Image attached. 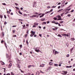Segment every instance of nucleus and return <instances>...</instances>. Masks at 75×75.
I'll list each match as a JSON object with an SVG mask.
<instances>
[{"label":"nucleus","mask_w":75,"mask_h":75,"mask_svg":"<svg viewBox=\"0 0 75 75\" xmlns=\"http://www.w3.org/2000/svg\"><path fill=\"white\" fill-rule=\"evenodd\" d=\"M42 15L41 16V15ZM44 15H45V14L44 13H42H42H38V16H39V17L40 18H41V17H42L44 16Z\"/></svg>","instance_id":"nucleus-1"},{"label":"nucleus","mask_w":75,"mask_h":75,"mask_svg":"<svg viewBox=\"0 0 75 75\" xmlns=\"http://www.w3.org/2000/svg\"><path fill=\"white\" fill-rule=\"evenodd\" d=\"M31 34L30 35V37H33V36L35 34V32H33V31H31Z\"/></svg>","instance_id":"nucleus-2"},{"label":"nucleus","mask_w":75,"mask_h":75,"mask_svg":"<svg viewBox=\"0 0 75 75\" xmlns=\"http://www.w3.org/2000/svg\"><path fill=\"white\" fill-rule=\"evenodd\" d=\"M57 18H58V20H61V16L59 15H58L57 16Z\"/></svg>","instance_id":"nucleus-3"},{"label":"nucleus","mask_w":75,"mask_h":75,"mask_svg":"<svg viewBox=\"0 0 75 75\" xmlns=\"http://www.w3.org/2000/svg\"><path fill=\"white\" fill-rule=\"evenodd\" d=\"M62 35H63V36H64V37H66V36L67 37H69V35L68 34L67 35L66 34H62Z\"/></svg>","instance_id":"nucleus-4"},{"label":"nucleus","mask_w":75,"mask_h":75,"mask_svg":"<svg viewBox=\"0 0 75 75\" xmlns=\"http://www.w3.org/2000/svg\"><path fill=\"white\" fill-rule=\"evenodd\" d=\"M55 54H54V55H56V54H59V52H58L57 51H55V50H54L53 52H55Z\"/></svg>","instance_id":"nucleus-5"},{"label":"nucleus","mask_w":75,"mask_h":75,"mask_svg":"<svg viewBox=\"0 0 75 75\" xmlns=\"http://www.w3.org/2000/svg\"><path fill=\"white\" fill-rule=\"evenodd\" d=\"M53 64L54 63L51 62H49V65H50V66L52 65H53Z\"/></svg>","instance_id":"nucleus-6"},{"label":"nucleus","mask_w":75,"mask_h":75,"mask_svg":"<svg viewBox=\"0 0 75 75\" xmlns=\"http://www.w3.org/2000/svg\"><path fill=\"white\" fill-rule=\"evenodd\" d=\"M36 3H34V4L33 5V7H36Z\"/></svg>","instance_id":"nucleus-7"},{"label":"nucleus","mask_w":75,"mask_h":75,"mask_svg":"<svg viewBox=\"0 0 75 75\" xmlns=\"http://www.w3.org/2000/svg\"><path fill=\"white\" fill-rule=\"evenodd\" d=\"M34 49L35 50V51L36 52H39V49L37 50V49H36L34 48Z\"/></svg>","instance_id":"nucleus-8"},{"label":"nucleus","mask_w":75,"mask_h":75,"mask_svg":"<svg viewBox=\"0 0 75 75\" xmlns=\"http://www.w3.org/2000/svg\"><path fill=\"white\" fill-rule=\"evenodd\" d=\"M67 74V71H64V73L62 74L63 75H66Z\"/></svg>","instance_id":"nucleus-9"},{"label":"nucleus","mask_w":75,"mask_h":75,"mask_svg":"<svg viewBox=\"0 0 75 75\" xmlns=\"http://www.w3.org/2000/svg\"><path fill=\"white\" fill-rule=\"evenodd\" d=\"M12 66V64L11 63H10V64H9L8 66V68H10Z\"/></svg>","instance_id":"nucleus-10"},{"label":"nucleus","mask_w":75,"mask_h":75,"mask_svg":"<svg viewBox=\"0 0 75 75\" xmlns=\"http://www.w3.org/2000/svg\"><path fill=\"white\" fill-rule=\"evenodd\" d=\"M63 10V9H60L59 11H57V12L59 13V12H61V11H62Z\"/></svg>","instance_id":"nucleus-11"},{"label":"nucleus","mask_w":75,"mask_h":75,"mask_svg":"<svg viewBox=\"0 0 75 75\" xmlns=\"http://www.w3.org/2000/svg\"><path fill=\"white\" fill-rule=\"evenodd\" d=\"M17 67L19 68H20V65L19 64H17Z\"/></svg>","instance_id":"nucleus-12"},{"label":"nucleus","mask_w":75,"mask_h":75,"mask_svg":"<svg viewBox=\"0 0 75 75\" xmlns=\"http://www.w3.org/2000/svg\"><path fill=\"white\" fill-rule=\"evenodd\" d=\"M54 66L55 67H58V64H54Z\"/></svg>","instance_id":"nucleus-13"},{"label":"nucleus","mask_w":75,"mask_h":75,"mask_svg":"<svg viewBox=\"0 0 75 75\" xmlns=\"http://www.w3.org/2000/svg\"><path fill=\"white\" fill-rule=\"evenodd\" d=\"M22 26H23V29H24L25 28H24V27H25V25H22Z\"/></svg>","instance_id":"nucleus-14"},{"label":"nucleus","mask_w":75,"mask_h":75,"mask_svg":"<svg viewBox=\"0 0 75 75\" xmlns=\"http://www.w3.org/2000/svg\"><path fill=\"white\" fill-rule=\"evenodd\" d=\"M65 6L63 4H61V6L62 7H62H64V6Z\"/></svg>","instance_id":"nucleus-15"},{"label":"nucleus","mask_w":75,"mask_h":75,"mask_svg":"<svg viewBox=\"0 0 75 75\" xmlns=\"http://www.w3.org/2000/svg\"><path fill=\"white\" fill-rule=\"evenodd\" d=\"M1 63L2 65H4V62H3L1 61Z\"/></svg>","instance_id":"nucleus-16"},{"label":"nucleus","mask_w":75,"mask_h":75,"mask_svg":"<svg viewBox=\"0 0 75 75\" xmlns=\"http://www.w3.org/2000/svg\"><path fill=\"white\" fill-rule=\"evenodd\" d=\"M72 67V66H66V67L67 68H71Z\"/></svg>","instance_id":"nucleus-17"},{"label":"nucleus","mask_w":75,"mask_h":75,"mask_svg":"<svg viewBox=\"0 0 75 75\" xmlns=\"http://www.w3.org/2000/svg\"><path fill=\"white\" fill-rule=\"evenodd\" d=\"M57 36L58 37H62V36L60 34H58Z\"/></svg>","instance_id":"nucleus-18"},{"label":"nucleus","mask_w":75,"mask_h":75,"mask_svg":"<svg viewBox=\"0 0 75 75\" xmlns=\"http://www.w3.org/2000/svg\"><path fill=\"white\" fill-rule=\"evenodd\" d=\"M37 16L36 15H33V18L34 17H37Z\"/></svg>","instance_id":"nucleus-19"},{"label":"nucleus","mask_w":75,"mask_h":75,"mask_svg":"<svg viewBox=\"0 0 75 75\" xmlns=\"http://www.w3.org/2000/svg\"><path fill=\"white\" fill-rule=\"evenodd\" d=\"M11 75H14V73H13V72H11Z\"/></svg>","instance_id":"nucleus-20"},{"label":"nucleus","mask_w":75,"mask_h":75,"mask_svg":"<svg viewBox=\"0 0 75 75\" xmlns=\"http://www.w3.org/2000/svg\"><path fill=\"white\" fill-rule=\"evenodd\" d=\"M47 24V23H46V22H44L43 23V25H44V24Z\"/></svg>","instance_id":"nucleus-21"},{"label":"nucleus","mask_w":75,"mask_h":75,"mask_svg":"<svg viewBox=\"0 0 75 75\" xmlns=\"http://www.w3.org/2000/svg\"><path fill=\"white\" fill-rule=\"evenodd\" d=\"M42 65H45V64H42ZM40 67H44V66H42L41 65H40V66H39Z\"/></svg>","instance_id":"nucleus-22"},{"label":"nucleus","mask_w":75,"mask_h":75,"mask_svg":"<svg viewBox=\"0 0 75 75\" xmlns=\"http://www.w3.org/2000/svg\"><path fill=\"white\" fill-rule=\"evenodd\" d=\"M45 18H44L43 19H41V21H45Z\"/></svg>","instance_id":"nucleus-23"},{"label":"nucleus","mask_w":75,"mask_h":75,"mask_svg":"<svg viewBox=\"0 0 75 75\" xmlns=\"http://www.w3.org/2000/svg\"><path fill=\"white\" fill-rule=\"evenodd\" d=\"M31 67V65H29L28 66V68H30V67Z\"/></svg>","instance_id":"nucleus-24"},{"label":"nucleus","mask_w":75,"mask_h":75,"mask_svg":"<svg viewBox=\"0 0 75 75\" xmlns=\"http://www.w3.org/2000/svg\"><path fill=\"white\" fill-rule=\"evenodd\" d=\"M59 23H60L61 24H62V23H64V21H60L59 22Z\"/></svg>","instance_id":"nucleus-25"},{"label":"nucleus","mask_w":75,"mask_h":75,"mask_svg":"<svg viewBox=\"0 0 75 75\" xmlns=\"http://www.w3.org/2000/svg\"><path fill=\"white\" fill-rule=\"evenodd\" d=\"M34 25H38V23H34Z\"/></svg>","instance_id":"nucleus-26"},{"label":"nucleus","mask_w":75,"mask_h":75,"mask_svg":"<svg viewBox=\"0 0 75 75\" xmlns=\"http://www.w3.org/2000/svg\"><path fill=\"white\" fill-rule=\"evenodd\" d=\"M40 73H42V74H44V72H42V71L41 70L40 71Z\"/></svg>","instance_id":"nucleus-27"},{"label":"nucleus","mask_w":75,"mask_h":75,"mask_svg":"<svg viewBox=\"0 0 75 75\" xmlns=\"http://www.w3.org/2000/svg\"><path fill=\"white\" fill-rule=\"evenodd\" d=\"M71 40H72V41H74L75 40V39L74 38H71Z\"/></svg>","instance_id":"nucleus-28"},{"label":"nucleus","mask_w":75,"mask_h":75,"mask_svg":"<svg viewBox=\"0 0 75 75\" xmlns=\"http://www.w3.org/2000/svg\"><path fill=\"white\" fill-rule=\"evenodd\" d=\"M19 14H22V13H21V12L20 11H19Z\"/></svg>","instance_id":"nucleus-29"},{"label":"nucleus","mask_w":75,"mask_h":75,"mask_svg":"<svg viewBox=\"0 0 75 75\" xmlns=\"http://www.w3.org/2000/svg\"><path fill=\"white\" fill-rule=\"evenodd\" d=\"M55 7H56V6H53L52 7V8H55Z\"/></svg>","instance_id":"nucleus-30"},{"label":"nucleus","mask_w":75,"mask_h":75,"mask_svg":"<svg viewBox=\"0 0 75 75\" xmlns=\"http://www.w3.org/2000/svg\"><path fill=\"white\" fill-rule=\"evenodd\" d=\"M74 10H71V11H70V12H71V13H72V12H74Z\"/></svg>","instance_id":"nucleus-31"},{"label":"nucleus","mask_w":75,"mask_h":75,"mask_svg":"<svg viewBox=\"0 0 75 75\" xmlns=\"http://www.w3.org/2000/svg\"><path fill=\"white\" fill-rule=\"evenodd\" d=\"M23 16H24V17H26V16H27V14H24Z\"/></svg>","instance_id":"nucleus-32"},{"label":"nucleus","mask_w":75,"mask_h":75,"mask_svg":"<svg viewBox=\"0 0 75 75\" xmlns=\"http://www.w3.org/2000/svg\"><path fill=\"white\" fill-rule=\"evenodd\" d=\"M50 13V11H47V12H46V14H48V13Z\"/></svg>","instance_id":"nucleus-33"},{"label":"nucleus","mask_w":75,"mask_h":75,"mask_svg":"<svg viewBox=\"0 0 75 75\" xmlns=\"http://www.w3.org/2000/svg\"><path fill=\"white\" fill-rule=\"evenodd\" d=\"M54 20H57V18H56V17L54 18Z\"/></svg>","instance_id":"nucleus-34"},{"label":"nucleus","mask_w":75,"mask_h":75,"mask_svg":"<svg viewBox=\"0 0 75 75\" xmlns=\"http://www.w3.org/2000/svg\"><path fill=\"white\" fill-rule=\"evenodd\" d=\"M52 11H53V9H51L50 11H49L50 12H51Z\"/></svg>","instance_id":"nucleus-35"},{"label":"nucleus","mask_w":75,"mask_h":75,"mask_svg":"<svg viewBox=\"0 0 75 75\" xmlns=\"http://www.w3.org/2000/svg\"><path fill=\"white\" fill-rule=\"evenodd\" d=\"M54 24H58V23L55 22Z\"/></svg>","instance_id":"nucleus-36"},{"label":"nucleus","mask_w":75,"mask_h":75,"mask_svg":"<svg viewBox=\"0 0 75 75\" xmlns=\"http://www.w3.org/2000/svg\"><path fill=\"white\" fill-rule=\"evenodd\" d=\"M15 8H16L17 10H19V8L18 7H15Z\"/></svg>","instance_id":"nucleus-37"},{"label":"nucleus","mask_w":75,"mask_h":75,"mask_svg":"<svg viewBox=\"0 0 75 75\" xmlns=\"http://www.w3.org/2000/svg\"><path fill=\"white\" fill-rule=\"evenodd\" d=\"M52 23H55V21H53L52 22Z\"/></svg>","instance_id":"nucleus-38"},{"label":"nucleus","mask_w":75,"mask_h":75,"mask_svg":"<svg viewBox=\"0 0 75 75\" xmlns=\"http://www.w3.org/2000/svg\"><path fill=\"white\" fill-rule=\"evenodd\" d=\"M7 13L8 14H10V12H9L8 11Z\"/></svg>","instance_id":"nucleus-39"},{"label":"nucleus","mask_w":75,"mask_h":75,"mask_svg":"<svg viewBox=\"0 0 75 75\" xmlns=\"http://www.w3.org/2000/svg\"><path fill=\"white\" fill-rule=\"evenodd\" d=\"M47 8H51V7L50 6H48L47 7Z\"/></svg>","instance_id":"nucleus-40"},{"label":"nucleus","mask_w":75,"mask_h":75,"mask_svg":"<svg viewBox=\"0 0 75 75\" xmlns=\"http://www.w3.org/2000/svg\"><path fill=\"white\" fill-rule=\"evenodd\" d=\"M0 17L1 18H3V16L2 15H0Z\"/></svg>","instance_id":"nucleus-41"},{"label":"nucleus","mask_w":75,"mask_h":75,"mask_svg":"<svg viewBox=\"0 0 75 75\" xmlns=\"http://www.w3.org/2000/svg\"><path fill=\"white\" fill-rule=\"evenodd\" d=\"M69 54H68L67 55V57H69Z\"/></svg>","instance_id":"nucleus-42"},{"label":"nucleus","mask_w":75,"mask_h":75,"mask_svg":"<svg viewBox=\"0 0 75 75\" xmlns=\"http://www.w3.org/2000/svg\"><path fill=\"white\" fill-rule=\"evenodd\" d=\"M13 37H17V36L16 35H13Z\"/></svg>","instance_id":"nucleus-43"},{"label":"nucleus","mask_w":75,"mask_h":75,"mask_svg":"<svg viewBox=\"0 0 75 75\" xmlns=\"http://www.w3.org/2000/svg\"><path fill=\"white\" fill-rule=\"evenodd\" d=\"M61 8V6H58V9H59V8Z\"/></svg>","instance_id":"nucleus-44"},{"label":"nucleus","mask_w":75,"mask_h":75,"mask_svg":"<svg viewBox=\"0 0 75 75\" xmlns=\"http://www.w3.org/2000/svg\"><path fill=\"white\" fill-rule=\"evenodd\" d=\"M4 17L5 18H7V17H6V16L5 15H4Z\"/></svg>","instance_id":"nucleus-45"},{"label":"nucleus","mask_w":75,"mask_h":75,"mask_svg":"<svg viewBox=\"0 0 75 75\" xmlns=\"http://www.w3.org/2000/svg\"><path fill=\"white\" fill-rule=\"evenodd\" d=\"M20 71H21V72H22V73H24V71H23L21 70V69H20Z\"/></svg>","instance_id":"nucleus-46"},{"label":"nucleus","mask_w":75,"mask_h":75,"mask_svg":"<svg viewBox=\"0 0 75 75\" xmlns=\"http://www.w3.org/2000/svg\"><path fill=\"white\" fill-rule=\"evenodd\" d=\"M2 36H4V32L2 33Z\"/></svg>","instance_id":"nucleus-47"},{"label":"nucleus","mask_w":75,"mask_h":75,"mask_svg":"<svg viewBox=\"0 0 75 75\" xmlns=\"http://www.w3.org/2000/svg\"><path fill=\"white\" fill-rule=\"evenodd\" d=\"M17 27V25H15V26H12V27Z\"/></svg>","instance_id":"nucleus-48"},{"label":"nucleus","mask_w":75,"mask_h":75,"mask_svg":"<svg viewBox=\"0 0 75 75\" xmlns=\"http://www.w3.org/2000/svg\"><path fill=\"white\" fill-rule=\"evenodd\" d=\"M2 68V69H4V72H5V70H6V68Z\"/></svg>","instance_id":"nucleus-49"},{"label":"nucleus","mask_w":75,"mask_h":75,"mask_svg":"<svg viewBox=\"0 0 75 75\" xmlns=\"http://www.w3.org/2000/svg\"><path fill=\"white\" fill-rule=\"evenodd\" d=\"M52 30H54V31H55V30H56V29H55V28H53Z\"/></svg>","instance_id":"nucleus-50"},{"label":"nucleus","mask_w":75,"mask_h":75,"mask_svg":"<svg viewBox=\"0 0 75 75\" xmlns=\"http://www.w3.org/2000/svg\"><path fill=\"white\" fill-rule=\"evenodd\" d=\"M33 27H36V25H33Z\"/></svg>","instance_id":"nucleus-51"},{"label":"nucleus","mask_w":75,"mask_h":75,"mask_svg":"<svg viewBox=\"0 0 75 75\" xmlns=\"http://www.w3.org/2000/svg\"><path fill=\"white\" fill-rule=\"evenodd\" d=\"M26 43L27 44V45H28V41H26Z\"/></svg>","instance_id":"nucleus-52"},{"label":"nucleus","mask_w":75,"mask_h":75,"mask_svg":"<svg viewBox=\"0 0 75 75\" xmlns=\"http://www.w3.org/2000/svg\"><path fill=\"white\" fill-rule=\"evenodd\" d=\"M3 5H4V6H6V4L4 3H3Z\"/></svg>","instance_id":"nucleus-53"},{"label":"nucleus","mask_w":75,"mask_h":75,"mask_svg":"<svg viewBox=\"0 0 75 75\" xmlns=\"http://www.w3.org/2000/svg\"><path fill=\"white\" fill-rule=\"evenodd\" d=\"M15 5H16V6H18V4L16 3H15Z\"/></svg>","instance_id":"nucleus-54"},{"label":"nucleus","mask_w":75,"mask_h":75,"mask_svg":"<svg viewBox=\"0 0 75 75\" xmlns=\"http://www.w3.org/2000/svg\"><path fill=\"white\" fill-rule=\"evenodd\" d=\"M60 4H61V3H60V2L58 4H57L58 5H59Z\"/></svg>","instance_id":"nucleus-55"},{"label":"nucleus","mask_w":75,"mask_h":75,"mask_svg":"<svg viewBox=\"0 0 75 75\" xmlns=\"http://www.w3.org/2000/svg\"><path fill=\"white\" fill-rule=\"evenodd\" d=\"M35 14H36V15H38V13H35Z\"/></svg>","instance_id":"nucleus-56"},{"label":"nucleus","mask_w":75,"mask_h":75,"mask_svg":"<svg viewBox=\"0 0 75 75\" xmlns=\"http://www.w3.org/2000/svg\"><path fill=\"white\" fill-rule=\"evenodd\" d=\"M39 35V36H40V37H41V36H42V35L40 34Z\"/></svg>","instance_id":"nucleus-57"},{"label":"nucleus","mask_w":75,"mask_h":75,"mask_svg":"<svg viewBox=\"0 0 75 75\" xmlns=\"http://www.w3.org/2000/svg\"><path fill=\"white\" fill-rule=\"evenodd\" d=\"M68 17H70L71 16V14H69L68 15Z\"/></svg>","instance_id":"nucleus-58"},{"label":"nucleus","mask_w":75,"mask_h":75,"mask_svg":"<svg viewBox=\"0 0 75 75\" xmlns=\"http://www.w3.org/2000/svg\"><path fill=\"white\" fill-rule=\"evenodd\" d=\"M26 26H27V27H28V24H26Z\"/></svg>","instance_id":"nucleus-59"},{"label":"nucleus","mask_w":75,"mask_h":75,"mask_svg":"<svg viewBox=\"0 0 75 75\" xmlns=\"http://www.w3.org/2000/svg\"><path fill=\"white\" fill-rule=\"evenodd\" d=\"M20 47H21H21H22V45H20Z\"/></svg>","instance_id":"nucleus-60"},{"label":"nucleus","mask_w":75,"mask_h":75,"mask_svg":"<svg viewBox=\"0 0 75 75\" xmlns=\"http://www.w3.org/2000/svg\"><path fill=\"white\" fill-rule=\"evenodd\" d=\"M13 33H15V30H13Z\"/></svg>","instance_id":"nucleus-61"},{"label":"nucleus","mask_w":75,"mask_h":75,"mask_svg":"<svg viewBox=\"0 0 75 75\" xmlns=\"http://www.w3.org/2000/svg\"><path fill=\"white\" fill-rule=\"evenodd\" d=\"M6 75H10V74L9 73H8L6 74Z\"/></svg>","instance_id":"nucleus-62"},{"label":"nucleus","mask_w":75,"mask_h":75,"mask_svg":"<svg viewBox=\"0 0 75 75\" xmlns=\"http://www.w3.org/2000/svg\"><path fill=\"white\" fill-rule=\"evenodd\" d=\"M59 67H61V64H59Z\"/></svg>","instance_id":"nucleus-63"},{"label":"nucleus","mask_w":75,"mask_h":75,"mask_svg":"<svg viewBox=\"0 0 75 75\" xmlns=\"http://www.w3.org/2000/svg\"><path fill=\"white\" fill-rule=\"evenodd\" d=\"M49 23H50V21H48L47 22V24Z\"/></svg>","instance_id":"nucleus-64"}]
</instances>
